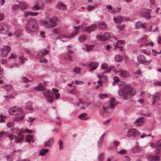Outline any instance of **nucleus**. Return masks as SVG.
<instances>
[{
	"label": "nucleus",
	"instance_id": "nucleus-1",
	"mask_svg": "<svg viewBox=\"0 0 161 161\" xmlns=\"http://www.w3.org/2000/svg\"><path fill=\"white\" fill-rule=\"evenodd\" d=\"M118 93L119 96H122L124 99H126L135 95L136 90L129 85H126L119 89Z\"/></svg>",
	"mask_w": 161,
	"mask_h": 161
},
{
	"label": "nucleus",
	"instance_id": "nucleus-2",
	"mask_svg": "<svg viewBox=\"0 0 161 161\" xmlns=\"http://www.w3.org/2000/svg\"><path fill=\"white\" fill-rule=\"evenodd\" d=\"M38 23L36 19H31L26 24V31L29 33L36 32L38 30Z\"/></svg>",
	"mask_w": 161,
	"mask_h": 161
},
{
	"label": "nucleus",
	"instance_id": "nucleus-3",
	"mask_svg": "<svg viewBox=\"0 0 161 161\" xmlns=\"http://www.w3.org/2000/svg\"><path fill=\"white\" fill-rule=\"evenodd\" d=\"M4 135L6 137H7L8 138L11 143H13L14 142L18 143L22 141L24 138L23 136L18 137L17 136L8 132L2 131L0 132V140Z\"/></svg>",
	"mask_w": 161,
	"mask_h": 161
},
{
	"label": "nucleus",
	"instance_id": "nucleus-4",
	"mask_svg": "<svg viewBox=\"0 0 161 161\" xmlns=\"http://www.w3.org/2000/svg\"><path fill=\"white\" fill-rule=\"evenodd\" d=\"M41 23L42 25L49 29L52 28L57 25L55 20L53 18H51L47 16L45 17L44 20L42 21Z\"/></svg>",
	"mask_w": 161,
	"mask_h": 161
},
{
	"label": "nucleus",
	"instance_id": "nucleus-5",
	"mask_svg": "<svg viewBox=\"0 0 161 161\" xmlns=\"http://www.w3.org/2000/svg\"><path fill=\"white\" fill-rule=\"evenodd\" d=\"M115 99L114 97H112L110 99V102L108 106H106L104 105L103 106V109L106 113H108L112 111L116 104L114 103Z\"/></svg>",
	"mask_w": 161,
	"mask_h": 161
},
{
	"label": "nucleus",
	"instance_id": "nucleus-6",
	"mask_svg": "<svg viewBox=\"0 0 161 161\" xmlns=\"http://www.w3.org/2000/svg\"><path fill=\"white\" fill-rule=\"evenodd\" d=\"M9 114L15 115H20L23 114V110L19 108L14 107L9 109L8 110Z\"/></svg>",
	"mask_w": 161,
	"mask_h": 161
},
{
	"label": "nucleus",
	"instance_id": "nucleus-7",
	"mask_svg": "<svg viewBox=\"0 0 161 161\" xmlns=\"http://www.w3.org/2000/svg\"><path fill=\"white\" fill-rule=\"evenodd\" d=\"M11 47L8 46H3V47L1 49V55L2 57H6L10 50H11Z\"/></svg>",
	"mask_w": 161,
	"mask_h": 161
},
{
	"label": "nucleus",
	"instance_id": "nucleus-8",
	"mask_svg": "<svg viewBox=\"0 0 161 161\" xmlns=\"http://www.w3.org/2000/svg\"><path fill=\"white\" fill-rule=\"evenodd\" d=\"M44 95L45 97L47 98V101L50 103H52L54 100L53 97V93L50 90H45L44 92Z\"/></svg>",
	"mask_w": 161,
	"mask_h": 161
},
{
	"label": "nucleus",
	"instance_id": "nucleus-9",
	"mask_svg": "<svg viewBox=\"0 0 161 161\" xmlns=\"http://www.w3.org/2000/svg\"><path fill=\"white\" fill-rule=\"evenodd\" d=\"M45 3L43 0H39V3H36V4L31 8V9L33 10H38L42 9L44 7Z\"/></svg>",
	"mask_w": 161,
	"mask_h": 161
},
{
	"label": "nucleus",
	"instance_id": "nucleus-10",
	"mask_svg": "<svg viewBox=\"0 0 161 161\" xmlns=\"http://www.w3.org/2000/svg\"><path fill=\"white\" fill-rule=\"evenodd\" d=\"M9 31V29L7 25L3 23H0V34L6 35Z\"/></svg>",
	"mask_w": 161,
	"mask_h": 161
},
{
	"label": "nucleus",
	"instance_id": "nucleus-11",
	"mask_svg": "<svg viewBox=\"0 0 161 161\" xmlns=\"http://www.w3.org/2000/svg\"><path fill=\"white\" fill-rule=\"evenodd\" d=\"M140 12L142 14V15L147 19L151 17V16L149 15L150 11L147 9H142L140 10Z\"/></svg>",
	"mask_w": 161,
	"mask_h": 161
},
{
	"label": "nucleus",
	"instance_id": "nucleus-12",
	"mask_svg": "<svg viewBox=\"0 0 161 161\" xmlns=\"http://www.w3.org/2000/svg\"><path fill=\"white\" fill-rule=\"evenodd\" d=\"M80 26L74 27L75 30L72 32L70 35L68 36H64V37H67L68 38H72L74 36L77 34L79 32Z\"/></svg>",
	"mask_w": 161,
	"mask_h": 161
},
{
	"label": "nucleus",
	"instance_id": "nucleus-13",
	"mask_svg": "<svg viewBox=\"0 0 161 161\" xmlns=\"http://www.w3.org/2000/svg\"><path fill=\"white\" fill-rule=\"evenodd\" d=\"M98 65V63L97 62H93L90 63L89 65V67L90 68L89 71L90 72L96 69Z\"/></svg>",
	"mask_w": 161,
	"mask_h": 161
},
{
	"label": "nucleus",
	"instance_id": "nucleus-14",
	"mask_svg": "<svg viewBox=\"0 0 161 161\" xmlns=\"http://www.w3.org/2000/svg\"><path fill=\"white\" fill-rule=\"evenodd\" d=\"M54 141V138L51 137L47 141L45 142L43 145V147H51Z\"/></svg>",
	"mask_w": 161,
	"mask_h": 161
},
{
	"label": "nucleus",
	"instance_id": "nucleus-15",
	"mask_svg": "<svg viewBox=\"0 0 161 161\" xmlns=\"http://www.w3.org/2000/svg\"><path fill=\"white\" fill-rule=\"evenodd\" d=\"M119 75L122 78H124L128 77L129 75V73L126 70H119Z\"/></svg>",
	"mask_w": 161,
	"mask_h": 161
},
{
	"label": "nucleus",
	"instance_id": "nucleus-16",
	"mask_svg": "<svg viewBox=\"0 0 161 161\" xmlns=\"http://www.w3.org/2000/svg\"><path fill=\"white\" fill-rule=\"evenodd\" d=\"M136 126H141L144 123V121L142 117L139 118L137 119L134 122Z\"/></svg>",
	"mask_w": 161,
	"mask_h": 161
},
{
	"label": "nucleus",
	"instance_id": "nucleus-17",
	"mask_svg": "<svg viewBox=\"0 0 161 161\" xmlns=\"http://www.w3.org/2000/svg\"><path fill=\"white\" fill-rule=\"evenodd\" d=\"M38 13L37 12H33L31 11H25L23 14V16L25 17H27L29 15L35 16L37 15Z\"/></svg>",
	"mask_w": 161,
	"mask_h": 161
},
{
	"label": "nucleus",
	"instance_id": "nucleus-18",
	"mask_svg": "<svg viewBox=\"0 0 161 161\" xmlns=\"http://www.w3.org/2000/svg\"><path fill=\"white\" fill-rule=\"evenodd\" d=\"M97 28V25L96 24H92L91 26L87 27L85 29V31L90 33L92 31H95Z\"/></svg>",
	"mask_w": 161,
	"mask_h": 161
},
{
	"label": "nucleus",
	"instance_id": "nucleus-19",
	"mask_svg": "<svg viewBox=\"0 0 161 161\" xmlns=\"http://www.w3.org/2000/svg\"><path fill=\"white\" fill-rule=\"evenodd\" d=\"M149 161H160L159 157L156 156H150L147 157Z\"/></svg>",
	"mask_w": 161,
	"mask_h": 161
},
{
	"label": "nucleus",
	"instance_id": "nucleus-20",
	"mask_svg": "<svg viewBox=\"0 0 161 161\" xmlns=\"http://www.w3.org/2000/svg\"><path fill=\"white\" fill-rule=\"evenodd\" d=\"M105 135V134H103L100 137L97 141V146L99 148H101L102 146Z\"/></svg>",
	"mask_w": 161,
	"mask_h": 161
},
{
	"label": "nucleus",
	"instance_id": "nucleus-21",
	"mask_svg": "<svg viewBox=\"0 0 161 161\" xmlns=\"http://www.w3.org/2000/svg\"><path fill=\"white\" fill-rule=\"evenodd\" d=\"M125 44V42L124 40L118 41L115 46V47H117L121 48Z\"/></svg>",
	"mask_w": 161,
	"mask_h": 161
},
{
	"label": "nucleus",
	"instance_id": "nucleus-22",
	"mask_svg": "<svg viewBox=\"0 0 161 161\" xmlns=\"http://www.w3.org/2000/svg\"><path fill=\"white\" fill-rule=\"evenodd\" d=\"M136 28L137 29H140L141 28L143 29H145L146 27L143 24H142V22L140 21H138L135 24Z\"/></svg>",
	"mask_w": 161,
	"mask_h": 161
},
{
	"label": "nucleus",
	"instance_id": "nucleus-23",
	"mask_svg": "<svg viewBox=\"0 0 161 161\" xmlns=\"http://www.w3.org/2000/svg\"><path fill=\"white\" fill-rule=\"evenodd\" d=\"M138 61L140 64H142L146 60L145 57L142 55H140L137 57Z\"/></svg>",
	"mask_w": 161,
	"mask_h": 161
},
{
	"label": "nucleus",
	"instance_id": "nucleus-24",
	"mask_svg": "<svg viewBox=\"0 0 161 161\" xmlns=\"http://www.w3.org/2000/svg\"><path fill=\"white\" fill-rule=\"evenodd\" d=\"M123 18L124 16L122 17L121 16H119L117 17V18L114 17V20L116 23L119 24L123 21Z\"/></svg>",
	"mask_w": 161,
	"mask_h": 161
},
{
	"label": "nucleus",
	"instance_id": "nucleus-25",
	"mask_svg": "<svg viewBox=\"0 0 161 161\" xmlns=\"http://www.w3.org/2000/svg\"><path fill=\"white\" fill-rule=\"evenodd\" d=\"M19 4L20 8L22 11L27 9L28 6L26 3L19 2Z\"/></svg>",
	"mask_w": 161,
	"mask_h": 161
},
{
	"label": "nucleus",
	"instance_id": "nucleus-26",
	"mask_svg": "<svg viewBox=\"0 0 161 161\" xmlns=\"http://www.w3.org/2000/svg\"><path fill=\"white\" fill-rule=\"evenodd\" d=\"M142 150L141 148L138 146L134 147L131 149L132 152L133 153H139L142 151Z\"/></svg>",
	"mask_w": 161,
	"mask_h": 161
},
{
	"label": "nucleus",
	"instance_id": "nucleus-27",
	"mask_svg": "<svg viewBox=\"0 0 161 161\" xmlns=\"http://www.w3.org/2000/svg\"><path fill=\"white\" fill-rule=\"evenodd\" d=\"M57 7L61 10H65L67 9L66 6L60 2H59L58 3Z\"/></svg>",
	"mask_w": 161,
	"mask_h": 161
},
{
	"label": "nucleus",
	"instance_id": "nucleus-28",
	"mask_svg": "<svg viewBox=\"0 0 161 161\" xmlns=\"http://www.w3.org/2000/svg\"><path fill=\"white\" fill-rule=\"evenodd\" d=\"M26 108L31 112H32L34 111L32 106V104L30 102H28L26 103Z\"/></svg>",
	"mask_w": 161,
	"mask_h": 161
},
{
	"label": "nucleus",
	"instance_id": "nucleus-29",
	"mask_svg": "<svg viewBox=\"0 0 161 161\" xmlns=\"http://www.w3.org/2000/svg\"><path fill=\"white\" fill-rule=\"evenodd\" d=\"M156 147L157 148L155 150V152L156 153H158L159 149L161 148V140L158 141L156 144Z\"/></svg>",
	"mask_w": 161,
	"mask_h": 161
},
{
	"label": "nucleus",
	"instance_id": "nucleus-30",
	"mask_svg": "<svg viewBox=\"0 0 161 161\" xmlns=\"http://www.w3.org/2000/svg\"><path fill=\"white\" fill-rule=\"evenodd\" d=\"M98 26L100 29L102 30L106 29L107 27L106 24L103 22H100L98 24Z\"/></svg>",
	"mask_w": 161,
	"mask_h": 161
},
{
	"label": "nucleus",
	"instance_id": "nucleus-31",
	"mask_svg": "<svg viewBox=\"0 0 161 161\" xmlns=\"http://www.w3.org/2000/svg\"><path fill=\"white\" fill-rule=\"evenodd\" d=\"M103 36L105 40H106L112 37L113 36V35L110 32H106L104 33Z\"/></svg>",
	"mask_w": 161,
	"mask_h": 161
},
{
	"label": "nucleus",
	"instance_id": "nucleus-32",
	"mask_svg": "<svg viewBox=\"0 0 161 161\" xmlns=\"http://www.w3.org/2000/svg\"><path fill=\"white\" fill-rule=\"evenodd\" d=\"M87 115V114L86 113H82L79 116V118L81 119L86 120L88 119L87 117L86 116Z\"/></svg>",
	"mask_w": 161,
	"mask_h": 161
},
{
	"label": "nucleus",
	"instance_id": "nucleus-33",
	"mask_svg": "<svg viewBox=\"0 0 161 161\" xmlns=\"http://www.w3.org/2000/svg\"><path fill=\"white\" fill-rule=\"evenodd\" d=\"M53 95H55L56 99H58L60 97V94L58 92V90L56 89L53 88Z\"/></svg>",
	"mask_w": 161,
	"mask_h": 161
},
{
	"label": "nucleus",
	"instance_id": "nucleus-34",
	"mask_svg": "<svg viewBox=\"0 0 161 161\" xmlns=\"http://www.w3.org/2000/svg\"><path fill=\"white\" fill-rule=\"evenodd\" d=\"M3 88L6 91H10L12 90L13 86L11 85H7L3 86Z\"/></svg>",
	"mask_w": 161,
	"mask_h": 161
},
{
	"label": "nucleus",
	"instance_id": "nucleus-35",
	"mask_svg": "<svg viewBox=\"0 0 161 161\" xmlns=\"http://www.w3.org/2000/svg\"><path fill=\"white\" fill-rule=\"evenodd\" d=\"M127 136L130 137L131 136L134 137V129H129L127 133Z\"/></svg>",
	"mask_w": 161,
	"mask_h": 161
},
{
	"label": "nucleus",
	"instance_id": "nucleus-36",
	"mask_svg": "<svg viewBox=\"0 0 161 161\" xmlns=\"http://www.w3.org/2000/svg\"><path fill=\"white\" fill-rule=\"evenodd\" d=\"M160 93L159 92H157L153 95V99L155 100L158 101L160 98Z\"/></svg>",
	"mask_w": 161,
	"mask_h": 161
},
{
	"label": "nucleus",
	"instance_id": "nucleus-37",
	"mask_svg": "<svg viewBox=\"0 0 161 161\" xmlns=\"http://www.w3.org/2000/svg\"><path fill=\"white\" fill-rule=\"evenodd\" d=\"M34 89L37 91H43L45 90V88L42 86V84L41 83L38 86L35 87Z\"/></svg>",
	"mask_w": 161,
	"mask_h": 161
},
{
	"label": "nucleus",
	"instance_id": "nucleus-38",
	"mask_svg": "<svg viewBox=\"0 0 161 161\" xmlns=\"http://www.w3.org/2000/svg\"><path fill=\"white\" fill-rule=\"evenodd\" d=\"M48 149H47L42 148L39 151V155L42 156H44L48 152Z\"/></svg>",
	"mask_w": 161,
	"mask_h": 161
},
{
	"label": "nucleus",
	"instance_id": "nucleus-39",
	"mask_svg": "<svg viewBox=\"0 0 161 161\" xmlns=\"http://www.w3.org/2000/svg\"><path fill=\"white\" fill-rule=\"evenodd\" d=\"M25 117V115L23 114L22 116L16 117L14 119V121H19L22 120Z\"/></svg>",
	"mask_w": 161,
	"mask_h": 161
},
{
	"label": "nucleus",
	"instance_id": "nucleus-40",
	"mask_svg": "<svg viewBox=\"0 0 161 161\" xmlns=\"http://www.w3.org/2000/svg\"><path fill=\"white\" fill-rule=\"evenodd\" d=\"M14 34L17 37H19L22 34V31L21 30H17L15 32Z\"/></svg>",
	"mask_w": 161,
	"mask_h": 161
},
{
	"label": "nucleus",
	"instance_id": "nucleus-41",
	"mask_svg": "<svg viewBox=\"0 0 161 161\" xmlns=\"http://www.w3.org/2000/svg\"><path fill=\"white\" fill-rule=\"evenodd\" d=\"M140 132L137 129H134V137H138L140 135Z\"/></svg>",
	"mask_w": 161,
	"mask_h": 161
},
{
	"label": "nucleus",
	"instance_id": "nucleus-42",
	"mask_svg": "<svg viewBox=\"0 0 161 161\" xmlns=\"http://www.w3.org/2000/svg\"><path fill=\"white\" fill-rule=\"evenodd\" d=\"M44 55V54L43 51H39L37 55V58H42Z\"/></svg>",
	"mask_w": 161,
	"mask_h": 161
},
{
	"label": "nucleus",
	"instance_id": "nucleus-43",
	"mask_svg": "<svg viewBox=\"0 0 161 161\" xmlns=\"http://www.w3.org/2000/svg\"><path fill=\"white\" fill-rule=\"evenodd\" d=\"M97 39V40L100 41H105L104 38V36L101 35H98L96 36Z\"/></svg>",
	"mask_w": 161,
	"mask_h": 161
},
{
	"label": "nucleus",
	"instance_id": "nucleus-44",
	"mask_svg": "<svg viewBox=\"0 0 161 161\" xmlns=\"http://www.w3.org/2000/svg\"><path fill=\"white\" fill-rule=\"evenodd\" d=\"M122 59V57L120 55H117L115 57V60L117 62L121 61Z\"/></svg>",
	"mask_w": 161,
	"mask_h": 161
},
{
	"label": "nucleus",
	"instance_id": "nucleus-45",
	"mask_svg": "<svg viewBox=\"0 0 161 161\" xmlns=\"http://www.w3.org/2000/svg\"><path fill=\"white\" fill-rule=\"evenodd\" d=\"M32 138V136L30 134H28L26 136V141L29 143L31 142Z\"/></svg>",
	"mask_w": 161,
	"mask_h": 161
},
{
	"label": "nucleus",
	"instance_id": "nucleus-46",
	"mask_svg": "<svg viewBox=\"0 0 161 161\" xmlns=\"http://www.w3.org/2000/svg\"><path fill=\"white\" fill-rule=\"evenodd\" d=\"M86 39V36L84 35H81L79 37V40L80 42H84Z\"/></svg>",
	"mask_w": 161,
	"mask_h": 161
},
{
	"label": "nucleus",
	"instance_id": "nucleus-47",
	"mask_svg": "<svg viewBox=\"0 0 161 161\" xmlns=\"http://www.w3.org/2000/svg\"><path fill=\"white\" fill-rule=\"evenodd\" d=\"M104 153H103L99 155L98 158V161H102L104 159Z\"/></svg>",
	"mask_w": 161,
	"mask_h": 161
},
{
	"label": "nucleus",
	"instance_id": "nucleus-48",
	"mask_svg": "<svg viewBox=\"0 0 161 161\" xmlns=\"http://www.w3.org/2000/svg\"><path fill=\"white\" fill-rule=\"evenodd\" d=\"M65 59L69 61H72V57L68 54H67L64 57Z\"/></svg>",
	"mask_w": 161,
	"mask_h": 161
},
{
	"label": "nucleus",
	"instance_id": "nucleus-49",
	"mask_svg": "<svg viewBox=\"0 0 161 161\" xmlns=\"http://www.w3.org/2000/svg\"><path fill=\"white\" fill-rule=\"evenodd\" d=\"M142 52L143 53L147 55H149L150 53V50L147 49H142Z\"/></svg>",
	"mask_w": 161,
	"mask_h": 161
},
{
	"label": "nucleus",
	"instance_id": "nucleus-50",
	"mask_svg": "<svg viewBox=\"0 0 161 161\" xmlns=\"http://www.w3.org/2000/svg\"><path fill=\"white\" fill-rule=\"evenodd\" d=\"M22 81L24 82L27 83L28 82H31L33 81L32 80H29L27 77H24L22 78Z\"/></svg>",
	"mask_w": 161,
	"mask_h": 161
},
{
	"label": "nucleus",
	"instance_id": "nucleus-51",
	"mask_svg": "<svg viewBox=\"0 0 161 161\" xmlns=\"http://www.w3.org/2000/svg\"><path fill=\"white\" fill-rule=\"evenodd\" d=\"M127 152V151L125 149H121L120 151H118L117 153L119 154L123 155L125 154Z\"/></svg>",
	"mask_w": 161,
	"mask_h": 161
},
{
	"label": "nucleus",
	"instance_id": "nucleus-52",
	"mask_svg": "<svg viewBox=\"0 0 161 161\" xmlns=\"http://www.w3.org/2000/svg\"><path fill=\"white\" fill-rule=\"evenodd\" d=\"M83 104H84V106L81 107V108L82 109H85L87 107L90 105V103H88L84 102Z\"/></svg>",
	"mask_w": 161,
	"mask_h": 161
},
{
	"label": "nucleus",
	"instance_id": "nucleus-53",
	"mask_svg": "<svg viewBox=\"0 0 161 161\" xmlns=\"http://www.w3.org/2000/svg\"><path fill=\"white\" fill-rule=\"evenodd\" d=\"M94 47V45H90L86 46L87 50L88 52H90L92 50Z\"/></svg>",
	"mask_w": 161,
	"mask_h": 161
},
{
	"label": "nucleus",
	"instance_id": "nucleus-54",
	"mask_svg": "<svg viewBox=\"0 0 161 161\" xmlns=\"http://www.w3.org/2000/svg\"><path fill=\"white\" fill-rule=\"evenodd\" d=\"M6 117L5 116L0 115V123L3 122L5 121Z\"/></svg>",
	"mask_w": 161,
	"mask_h": 161
},
{
	"label": "nucleus",
	"instance_id": "nucleus-55",
	"mask_svg": "<svg viewBox=\"0 0 161 161\" xmlns=\"http://www.w3.org/2000/svg\"><path fill=\"white\" fill-rule=\"evenodd\" d=\"M53 32L55 34H58L60 33V30L59 28H56L54 29Z\"/></svg>",
	"mask_w": 161,
	"mask_h": 161
},
{
	"label": "nucleus",
	"instance_id": "nucleus-56",
	"mask_svg": "<svg viewBox=\"0 0 161 161\" xmlns=\"http://www.w3.org/2000/svg\"><path fill=\"white\" fill-rule=\"evenodd\" d=\"M152 61L151 59H150L147 61H146L145 60L143 64L144 65H147L150 64L151 63Z\"/></svg>",
	"mask_w": 161,
	"mask_h": 161
},
{
	"label": "nucleus",
	"instance_id": "nucleus-57",
	"mask_svg": "<svg viewBox=\"0 0 161 161\" xmlns=\"http://www.w3.org/2000/svg\"><path fill=\"white\" fill-rule=\"evenodd\" d=\"M94 8V6L89 5L86 7V9L88 11H91Z\"/></svg>",
	"mask_w": 161,
	"mask_h": 161
},
{
	"label": "nucleus",
	"instance_id": "nucleus-58",
	"mask_svg": "<svg viewBox=\"0 0 161 161\" xmlns=\"http://www.w3.org/2000/svg\"><path fill=\"white\" fill-rule=\"evenodd\" d=\"M99 97L100 98L103 99L107 97V95L105 94H101L99 95Z\"/></svg>",
	"mask_w": 161,
	"mask_h": 161
},
{
	"label": "nucleus",
	"instance_id": "nucleus-59",
	"mask_svg": "<svg viewBox=\"0 0 161 161\" xmlns=\"http://www.w3.org/2000/svg\"><path fill=\"white\" fill-rule=\"evenodd\" d=\"M19 7L18 5L14 4L12 6V8L13 10H16L19 8Z\"/></svg>",
	"mask_w": 161,
	"mask_h": 161
},
{
	"label": "nucleus",
	"instance_id": "nucleus-60",
	"mask_svg": "<svg viewBox=\"0 0 161 161\" xmlns=\"http://www.w3.org/2000/svg\"><path fill=\"white\" fill-rule=\"evenodd\" d=\"M19 59L20 60L21 63L23 64L25 63V58L23 56H20L19 57Z\"/></svg>",
	"mask_w": 161,
	"mask_h": 161
},
{
	"label": "nucleus",
	"instance_id": "nucleus-61",
	"mask_svg": "<svg viewBox=\"0 0 161 161\" xmlns=\"http://www.w3.org/2000/svg\"><path fill=\"white\" fill-rule=\"evenodd\" d=\"M58 143H59V145L60 150H61V149H62L63 148V142L60 139L59 140Z\"/></svg>",
	"mask_w": 161,
	"mask_h": 161
},
{
	"label": "nucleus",
	"instance_id": "nucleus-62",
	"mask_svg": "<svg viewBox=\"0 0 161 161\" xmlns=\"http://www.w3.org/2000/svg\"><path fill=\"white\" fill-rule=\"evenodd\" d=\"M74 72L76 73H78L80 71V69L79 67H75L74 69Z\"/></svg>",
	"mask_w": 161,
	"mask_h": 161
},
{
	"label": "nucleus",
	"instance_id": "nucleus-63",
	"mask_svg": "<svg viewBox=\"0 0 161 161\" xmlns=\"http://www.w3.org/2000/svg\"><path fill=\"white\" fill-rule=\"evenodd\" d=\"M36 119L35 118H32L31 117H29V119H27L26 121L28 122H31Z\"/></svg>",
	"mask_w": 161,
	"mask_h": 161
},
{
	"label": "nucleus",
	"instance_id": "nucleus-64",
	"mask_svg": "<svg viewBox=\"0 0 161 161\" xmlns=\"http://www.w3.org/2000/svg\"><path fill=\"white\" fill-rule=\"evenodd\" d=\"M17 58V56L14 53H12L10 57H9V59H15Z\"/></svg>",
	"mask_w": 161,
	"mask_h": 161
}]
</instances>
